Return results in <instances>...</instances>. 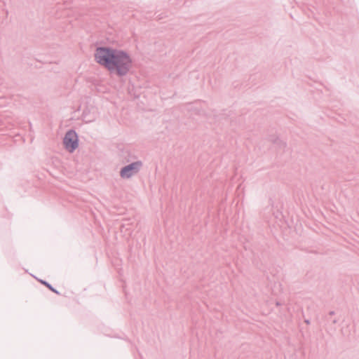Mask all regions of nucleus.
I'll list each match as a JSON object with an SVG mask.
<instances>
[{"label":"nucleus","mask_w":359,"mask_h":359,"mask_svg":"<svg viewBox=\"0 0 359 359\" xmlns=\"http://www.w3.org/2000/svg\"><path fill=\"white\" fill-rule=\"evenodd\" d=\"M95 58L97 63L119 75L126 74L132 66L130 57L118 50L99 48L96 50Z\"/></svg>","instance_id":"obj_1"},{"label":"nucleus","mask_w":359,"mask_h":359,"mask_svg":"<svg viewBox=\"0 0 359 359\" xmlns=\"http://www.w3.org/2000/svg\"><path fill=\"white\" fill-rule=\"evenodd\" d=\"M64 144L65 148L70 152H72L78 147V137L75 132L69 131L66 133L64 138Z\"/></svg>","instance_id":"obj_2"},{"label":"nucleus","mask_w":359,"mask_h":359,"mask_svg":"<svg viewBox=\"0 0 359 359\" xmlns=\"http://www.w3.org/2000/svg\"><path fill=\"white\" fill-rule=\"evenodd\" d=\"M141 166L140 162H135L124 167L121 171V176L123 178H129L137 173Z\"/></svg>","instance_id":"obj_3"}]
</instances>
